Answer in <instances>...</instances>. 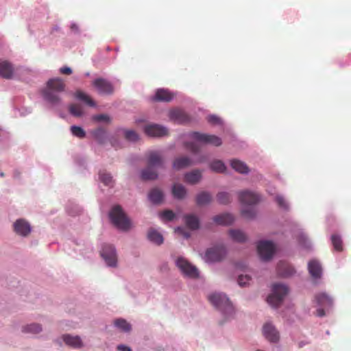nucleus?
I'll return each instance as SVG.
<instances>
[{
	"mask_svg": "<svg viewBox=\"0 0 351 351\" xmlns=\"http://www.w3.org/2000/svg\"><path fill=\"white\" fill-rule=\"evenodd\" d=\"M65 87L66 84L62 79L51 78L47 81V87L43 90V96L51 104H58L61 101L58 93L64 92Z\"/></svg>",
	"mask_w": 351,
	"mask_h": 351,
	"instance_id": "f257e3e1",
	"label": "nucleus"
},
{
	"mask_svg": "<svg viewBox=\"0 0 351 351\" xmlns=\"http://www.w3.org/2000/svg\"><path fill=\"white\" fill-rule=\"evenodd\" d=\"M148 167L142 171L141 178L143 180H153L158 178V173L153 167H164V158L158 151H151L147 154Z\"/></svg>",
	"mask_w": 351,
	"mask_h": 351,
	"instance_id": "f03ea898",
	"label": "nucleus"
},
{
	"mask_svg": "<svg viewBox=\"0 0 351 351\" xmlns=\"http://www.w3.org/2000/svg\"><path fill=\"white\" fill-rule=\"evenodd\" d=\"M109 215L112 223L119 229L128 230L131 228L130 220L127 217L120 206H114Z\"/></svg>",
	"mask_w": 351,
	"mask_h": 351,
	"instance_id": "7ed1b4c3",
	"label": "nucleus"
},
{
	"mask_svg": "<svg viewBox=\"0 0 351 351\" xmlns=\"http://www.w3.org/2000/svg\"><path fill=\"white\" fill-rule=\"evenodd\" d=\"M212 304L221 311L225 315H231L234 313V307L229 299L222 293H213L208 296Z\"/></svg>",
	"mask_w": 351,
	"mask_h": 351,
	"instance_id": "20e7f679",
	"label": "nucleus"
},
{
	"mask_svg": "<svg viewBox=\"0 0 351 351\" xmlns=\"http://www.w3.org/2000/svg\"><path fill=\"white\" fill-rule=\"evenodd\" d=\"M289 292L288 287L283 284L276 283L272 286V293L267 297V302L273 307L279 306Z\"/></svg>",
	"mask_w": 351,
	"mask_h": 351,
	"instance_id": "39448f33",
	"label": "nucleus"
},
{
	"mask_svg": "<svg viewBox=\"0 0 351 351\" xmlns=\"http://www.w3.org/2000/svg\"><path fill=\"white\" fill-rule=\"evenodd\" d=\"M226 254V250L223 245H218L209 248L205 254L206 262L213 263L221 261Z\"/></svg>",
	"mask_w": 351,
	"mask_h": 351,
	"instance_id": "423d86ee",
	"label": "nucleus"
},
{
	"mask_svg": "<svg viewBox=\"0 0 351 351\" xmlns=\"http://www.w3.org/2000/svg\"><path fill=\"white\" fill-rule=\"evenodd\" d=\"M191 136L193 139L202 144L220 146L222 143L221 139L215 135L202 134L195 132H193Z\"/></svg>",
	"mask_w": 351,
	"mask_h": 351,
	"instance_id": "0eeeda50",
	"label": "nucleus"
},
{
	"mask_svg": "<svg viewBox=\"0 0 351 351\" xmlns=\"http://www.w3.org/2000/svg\"><path fill=\"white\" fill-rule=\"evenodd\" d=\"M257 250L263 260L268 261L274 254L275 245L271 241H261L258 243Z\"/></svg>",
	"mask_w": 351,
	"mask_h": 351,
	"instance_id": "6e6552de",
	"label": "nucleus"
},
{
	"mask_svg": "<svg viewBox=\"0 0 351 351\" xmlns=\"http://www.w3.org/2000/svg\"><path fill=\"white\" fill-rule=\"evenodd\" d=\"M176 265L184 275L190 278H197L199 275L197 268L184 258H178Z\"/></svg>",
	"mask_w": 351,
	"mask_h": 351,
	"instance_id": "1a4fd4ad",
	"label": "nucleus"
},
{
	"mask_svg": "<svg viewBox=\"0 0 351 351\" xmlns=\"http://www.w3.org/2000/svg\"><path fill=\"white\" fill-rule=\"evenodd\" d=\"M176 265L184 275L190 278H197L199 275L197 268L184 258H178Z\"/></svg>",
	"mask_w": 351,
	"mask_h": 351,
	"instance_id": "9d476101",
	"label": "nucleus"
},
{
	"mask_svg": "<svg viewBox=\"0 0 351 351\" xmlns=\"http://www.w3.org/2000/svg\"><path fill=\"white\" fill-rule=\"evenodd\" d=\"M101 255L108 266L115 267L117 265V254L114 247L112 245H104Z\"/></svg>",
	"mask_w": 351,
	"mask_h": 351,
	"instance_id": "9b49d317",
	"label": "nucleus"
},
{
	"mask_svg": "<svg viewBox=\"0 0 351 351\" xmlns=\"http://www.w3.org/2000/svg\"><path fill=\"white\" fill-rule=\"evenodd\" d=\"M145 133L152 137H162L168 135V130L158 124H149L144 128Z\"/></svg>",
	"mask_w": 351,
	"mask_h": 351,
	"instance_id": "f8f14e48",
	"label": "nucleus"
},
{
	"mask_svg": "<svg viewBox=\"0 0 351 351\" xmlns=\"http://www.w3.org/2000/svg\"><path fill=\"white\" fill-rule=\"evenodd\" d=\"M14 231L21 237H27L32 230L29 223L24 219H17L13 224Z\"/></svg>",
	"mask_w": 351,
	"mask_h": 351,
	"instance_id": "ddd939ff",
	"label": "nucleus"
},
{
	"mask_svg": "<svg viewBox=\"0 0 351 351\" xmlns=\"http://www.w3.org/2000/svg\"><path fill=\"white\" fill-rule=\"evenodd\" d=\"M169 119L178 123H187L191 121V117L182 109H172L169 112Z\"/></svg>",
	"mask_w": 351,
	"mask_h": 351,
	"instance_id": "4468645a",
	"label": "nucleus"
},
{
	"mask_svg": "<svg viewBox=\"0 0 351 351\" xmlns=\"http://www.w3.org/2000/svg\"><path fill=\"white\" fill-rule=\"evenodd\" d=\"M239 201L243 204L253 205L258 203L261 198L258 194L250 191H243L239 193Z\"/></svg>",
	"mask_w": 351,
	"mask_h": 351,
	"instance_id": "2eb2a0df",
	"label": "nucleus"
},
{
	"mask_svg": "<svg viewBox=\"0 0 351 351\" xmlns=\"http://www.w3.org/2000/svg\"><path fill=\"white\" fill-rule=\"evenodd\" d=\"M93 86L100 94L110 95L114 91L112 84L103 78H97L93 82Z\"/></svg>",
	"mask_w": 351,
	"mask_h": 351,
	"instance_id": "dca6fc26",
	"label": "nucleus"
},
{
	"mask_svg": "<svg viewBox=\"0 0 351 351\" xmlns=\"http://www.w3.org/2000/svg\"><path fill=\"white\" fill-rule=\"evenodd\" d=\"M308 270L314 279L320 278L322 274V268L320 263L316 260H311L308 264Z\"/></svg>",
	"mask_w": 351,
	"mask_h": 351,
	"instance_id": "f3484780",
	"label": "nucleus"
},
{
	"mask_svg": "<svg viewBox=\"0 0 351 351\" xmlns=\"http://www.w3.org/2000/svg\"><path fill=\"white\" fill-rule=\"evenodd\" d=\"M263 335L271 342H276L279 339L278 332L270 324H266L263 326Z\"/></svg>",
	"mask_w": 351,
	"mask_h": 351,
	"instance_id": "a211bd4d",
	"label": "nucleus"
},
{
	"mask_svg": "<svg viewBox=\"0 0 351 351\" xmlns=\"http://www.w3.org/2000/svg\"><path fill=\"white\" fill-rule=\"evenodd\" d=\"M13 73L12 64L7 60H0V76L5 79H11Z\"/></svg>",
	"mask_w": 351,
	"mask_h": 351,
	"instance_id": "6ab92c4d",
	"label": "nucleus"
},
{
	"mask_svg": "<svg viewBox=\"0 0 351 351\" xmlns=\"http://www.w3.org/2000/svg\"><path fill=\"white\" fill-rule=\"evenodd\" d=\"M173 98V94L169 90L164 88L158 89L153 98L156 101L169 102Z\"/></svg>",
	"mask_w": 351,
	"mask_h": 351,
	"instance_id": "aec40b11",
	"label": "nucleus"
},
{
	"mask_svg": "<svg viewBox=\"0 0 351 351\" xmlns=\"http://www.w3.org/2000/svg\"><path fill=\"white\" fill-rule=\"evenodd\" d=\"M315 300L318 305L324 307H331L333 303L332 298L325 292L316 294Z\"/></svg>",
	"mask_w": 351,
	"mask_h": 351,
	"instance_id": "412c9836",
	"label": "nucleus"
},
{
	"mask_svg": "<svg viewBox=\"0 0 351 351\" xmlns=\"http://www.w3.org/2000/svg\"><path fill=\"white\" fill-rule=\"evenodd\" d=\"M278 274L282 277H289L295 273L293 267L285 262H280L277 266Z\"/></svg>",
	"mask_w": 351,
	"mask_h": 351,
	"instance_id": "4be33fe9",
	"label": "nucleus"
},
{
	"mask_svg": "<svg viewBox=\"0 0 351 351\" xmlns=\"http://www.w3.org/2000/svg\"><path fill=\"white\" fill-rule=\"evenodd\" d=\"M193 164V162L187 156H180L176 158L173 163V167L176 170H180L186 168Z\"/></svg>",
	"mask_w": 351,
	"mask_h": 351,
	"instance_id": "5701e85b",
	"label": "nucleus"
},
{
	"mask_svg": "<svg viewBox=\"0 0 351 351\" xmlns=\"http://www.w3.org/2000/svg\"><path fill=\"white\" fill-rule=\"evenodd\" d=\"M234 220V217L229 213L216 215L213 217V221L218 225L228 226L232 223Z\"/></svg>",
	"mask_w": 351,
	"mask_h": 351,
	"instance_id": "b1692460",
	"label": "nucleus"
},
{
	"mask_svg": "<svg viewBox=\"0 0 351 351\" xmlns=\"http://www.w3.org/2000/svg\"><path fill=\"white\" fill-rule=\"evenodd\" d=\"M184 223L186 227L191 230H197L199 227V221L197 217L194 215H186L184 217Z\"/></svg>",
	"mask_w": 351,
	"mask_h": 351,
	"instance_id": "393cba45",
	"label": "nucleus"
},
{
	"mask_svg": "<svg viewBox=\"0 0 351 351\" xmlns=\"http://www.w3.org/2000/svg\"><path fill=\"white\" fill-rule=\"evenodd\" d=\"M202 178V172L195 169L191 172L186 173L184 176L185 182L191 184H195L197 183Z\"/></svg>",
	"mask_w": 351,
	"mask_h": 351,
	"instance_id": "a878e982",
	"label": "nucleus"
},
{
	"mask_svg": "<svg viewBox=\"0 0 351 351\" xmlns=\"http://www.w3.org/2000/svg\"><path fill=\"white\" fill-rule=\"evenodd\" d=\"M62 339L66 345L75 348H80L82 346V341L78 336L73 337L69 335H64L62 336Z\"/></svg>",
	"mask_w": 351,
	"mask_h": 351,
	"instance_id": "bb28decb",
	"label": "nucleus"
},
{
	"mask_svg": "<svg viewBox=\"0 0 351 351\" xmlns=\"http://www.w3.org/2000/svg\"><path fill=\"white\" fill-rule=\"evenodd\" d=\"M230 165L232 169L240 173H247L249 171L247 166L239 160H232Z\"/></svg>",
	"mask_w": 351,
	"mask_h": 351,
	"instance_id": "cd10ccee",
	"label": "nucleus"
},
{
	"mask_svg": "<svg viewBox=\"0 0 351 351\" xmlns=\"http://www.w3.org/2000/svg\"><path fill=\"white\" fill-rule=\"evenodd\" d=\"M91 134L100 144L104 143L106 139V130L103 128H98L91 131Z\"/></svg>",
	"mask_w": 351,
	"mask_h": 351,
	"instance_id": "c85d7f7f",
	"label": "nucleus"
},
{
	"mask_svg": "<svg viewBox=\"0 0 351 351\" xmlns=\"http://www.w3.org/2000/svg\"><path fill=\"white\" fill-rule=\"evenodd\" d=\"M149 199L154 204H160L162 201L163 193L158 189H153L149 193Z\"/></svg>",
	"mask_w": 351,
	"mask_h": 351,
	"instance_id": "c756f323",
	"label": "nucleus"
},
{
	"mask_svg": "<svg viewBox=\"0 0 351 351\" xmlns=\"http://www.w3.org/2000/svg\"><path fill=\"white\" fill-rule=\"evenodd\" d=\"M172 193L175 198L183 199L186 194V190L183 185L175 184L172 188Z\"/></svg>",
	"mask_w": 351,
	"mask_h": 351,
	"instance_id": "7c9ffc66",
	"label": "nucleus"
},
{
	"mask_svg": "<svg viewBox=\"0 0 351 351\" xmlns=\"http://www.w3.org/2000/svg\"><path fill=\"white\" fill-rule=\"evenodd\" d=\"M212 200L211 195L208 192H201L197 195L196 202L199 206L206 205L210 203Z\"/></svg>",
	"mask_w": 351,
	"mask_h": 351,
	"instance_id": "2f4dec72",
	"label": "nucleus"
},
{
	"mask_svg": "<svg viewBox=\"0 0 351 351\" xmlns=\"http://www.w3.org/2000/svg\"><path fill=\"white\" fill-rule=\"evenodd\" d=\"M147 237L150 241L155 243L156 244L160 245L163 243L162 236L154 229H150L149 230Z\"/></svg>",
	"mask_w": 351,
	"mask_h": 351,
	"instance_id": "473e14b6",
	"label": "nucleus"
},
{
	"mask_svg": "<svg viewBox=\"0 0 351 351\" xmlns=\"http://www.w3.org/2000/svg\"><path fill=\"white\" fill-rule=\"evenodd\" d=\"M75 96L77 99L83 101L85 102L87 105L91 107L95 106V103L94 101L86 94H85L84 92L81 90H77L75 93Z\"/></svg>",
	"mask_w": 351,
	"mask_h": 351,
	"instance_id": "72a5a7b5",
	"label": "nucleus"
},
{
	"mask_svg": "<svg viewBox=\"0 0 351 351\" xmlns=\"http://www.w3.org/2000/svg\"><path fill=\"white\" fill-rule=\"evenodd\" d=\"M114 323L115 326L123 332H128L132 329L131 324L124 319H117Z\"/></svg>",
	"mask_w": 351,
	"mask_h": 351,
	"instance_id": "f704fd0d",
	"label": "nucleus"
},
{
	"mask_svg": "<svg viewBox=\"0 0 351 351\" xmlns=\"http://www.w3.org/2000/svg\"><path fill=\"white\" fill-rule=\"evenodd\" d=\"M229 234L234 241L237 242L241 243L246 240L245 234L239 230H231L229 232Z\"/></svg>",
	"mask_w": 351,
	"mask_h": 351,
	"instance_id": "c9c22d12",
	"label": "nucleus"
},
{
	"mask_svg": "<svg viewBox=\"0 0 351 351\" xmlns=\"http://www.w3.org/2000/svg\"><path fill=\"white\" fill-rule=\"evenodd\" d=\"M210 169L217 173H223L226 171V166L224 163L219 160H214L210 164Z\"/></svg>",
	"mask_w": 351,
	"mask_h": 351,
	"instance_id": "e433bc0d",
	"label": "nucleus"
},
{
	"mask_svg": "<svg viewBox=\"0 0 351 351\" xmlns=\"http://www.w3.org/2000/svg\"><path fill=\"white\" fill-rule=\"evenodd\" d=\"M331 241L334 249L336 251L341 252L343 250V242L341 238L337 234L331 236Z\"/></svg>",
	"mask_w": 351,
	"mask_h": 351,
	"instance_id": "4c0bfd02",
	"label": "nucleus"
},
{
	"mask_svg": "<svg viewBox=\"0 0 351 351\" xmlns=\"http://www.w3.org/2000/svg\"><path fill=\"white\" fill-rule=\"evenodd\" d=\"M69 112L74 117H79L83 114V110L80 105L73 104L69 106Z\"/></svg>",
	"mask_w": 351,
	"mask_h": 351,
	"instance_id": "58836bf2",
	"label": "nucleus"
},
{
	"mask_svg": "<svg viewBox=\"0 0 351 351\" xmlns=\"http://www.w3.org/2000/svg\"><path fill=\"white\" fill-rule=\"evenodd\" d=\"M42 330L41 326L37 324L27 325L23 328L24 332H32L34 334L38 333Z\"/></svg>",
	"mask_w": 351,
	"mask_h": 351,
	"instance_id": "ea45409f",
	"label": "nucleus"
},
{
	"mask_svg": "<svg viewBox=\"0 0 351 351\" xmlns=\"http://www.w3.org/2000/svg\"><path fill=\"white\" fill-rule=\"evenodd\" d=\"M217 199L219 204H227L230 202V195L226 192H220L217 195Z\"/></svg>",
	"mask_w": 351,
	"mask_h": 351,
	"instance_id": "a19ab883",
	"label": "nucleus"
},
{
	"mask_svg": "<svg viewBox=\"0 0 351 351\" xmlns=\"http://www.w3.org/2000/svg\"><path fill=\"white\" fill-rule=\"evenodd\" d=\"M99 179L101 182H103L105 185L111 186H112L113 180L112 176L106 172H100L99 173Z\"/></svg>",
	"mask_w": 351,
	"mask_h": 351,
	"instance_id": "79ce46f5",
	"label": "nucleus"
},
{
	"mask_svg": "<svg viewBox=\"0 0 351 351\" xmlns=\"http://www.w3.org/2000/svg\"><path fill=\"white\" fill-rule=\"evenodd\" d=\"M71 133L74 136H75L78 138H84L86 136L85 131L81 127H79V126H76V125L71 126Z\"/></svg>",
	"mask_w": 351,
	"mask_h": 351,
	"instance_id": "37998d69",
	"label": "nucleus"
},
{
	"mask_svg": "<svg viewBox=\"0 0 351 351\" xmlns=\"http://www.w3.org/2000/svg\"><path fill=\"white\" fill-rule=\"evenodd\" d=\"M125 137L127 140L132 142H135L138 140V135L133 130L125 131Z\"/></svg>",
	"mask_w": 351,
	"mask_h": 351,
	"instance_id": "c03bdc74",
	"label": "nucleus"
},
{
	"mask_svg": "<svg viewBox=\"0 0 351 351\" xmlns=\"http://www.w3.org/2000/svg\"><path fill=\"white\" fill-rule=\"evenodd\" d=\"M276 203L278 206L282 209L287 210L289 208V206L285 198L281 195H277L275 198Z\"/></svg>",
	"mask_w": 351,
	"mask_h": 351,
	"instance_id": "a18cd8bd",
	"label": "nucleus"
},
{
	"mask_svg": "<svg viewBox=\"0 0 351 351\" xmlns=\"http://www.w3.org/2000/svg\"><path fill=\"white\" fill-rule=\"evenodd\" d=\"M186 147L193 154H196L200 150L199 146L196 143L193 142L186 143Z\"/></svg>",
	"mask_w": 351,
	"mask_h": 351,
	"instance_id": "49530a36",
	"label": "nucleus"
},
{
	"mask_svg": "<svg viewBox=\"0 0 351 351\" xmlns=\"http://www.w3.org/2000/svg\"><path fill=\"white\" fill-rule=\"evenodd\" d=\"M93 119L97 122L105 121L108 123L110 121V117L104 114L95 115L93 117Z\"/></svg>",
	"mask_w": 351,
	"mask_h": 351,
	"instance_id": "de8ad7c7",
	"label": "nucleus"
},
{
	"mask_svg": "<svg viewBox=\"0 0 351 351\" xmlns=\"http://www.w3.org/2000/svg\"><path fill=\"white\" fill-rule=\"evenodd\" d=\"M161 217L168 221H171L175 217V214L172 210H166L161 213Z\"/></svg>",
	"mask_w": 351,
	"mask_h": 351,
	"instance_id": "09e8293b",
	"label": "nucleus"
},
{
	"mask_svg": "<svg viewBox=\"0 0 351 351\" xmlns=\"http://www.w3.org/2000/svg\"><path fill=\"white\" fill-rule=\"evenodd\" d=\"M251 280V278L247 276L240 275L238 278V283L240 286L243 287L247 284Z\"/></svg>",
	"mask_w": 351,
	"mask_h": 351,
	"instance_id": "8fccbe9b",
	"label": "nucleus"
},
{
	"mask_svg": "<svg viewBox=\"0 0 351 351\" xmlns=\"http://www.w3.org/2000/svg\"><path fill=\"white\" fill-rule=\"evenodd\" d=\"M242 215L247 219H252L255 216V213L253 209H243L241 211Z\"/></svg>",
	"mask_w": 351,
	"mask_h": 351,
	"instance_id": "3c124183",
	"label": "nucleus"
},
{
	"mask_svg": "<svg viewBox=\"0 0 351 351\" xmlns=\"http://www.w3.org/2000/svg\"><path fill=\"white\" fill-rule=\"evenodd\" d=\"M175 232H177L179 234L182 235L184 238L188 239L190 237L191 234L190 233L186 231L184 228L182 227H178Z\"/></svg>",
	"mask_w": 351,
	"mask_h": 351,
	"instance_id": "603ef678",
	"label": "nucleus"
},
{
	"mask_svg": "<svg viewBox=\"0 0 351 351\" xmlns=\"http://www.w3.org/2000/svg\"><path fill=\"white\" fill-rule=\"evenodd\" d=\"M207 120L209 123L213 124H219L220 123L219 118L215 115L208 116Z\"/></svg>",
	"mask_w": 351,
	"mask_h": 351,
	"instance_id": "864d4df0",
	"label": "nucleus"
},
{
	"mask_svg": "<svg viewBox=\"0 0 351 351\" xmlns=\"http://www.w3.org/2000/svg\"><path fill=\"white\" fill-rule=\"evenodd\" d=\"M60 73L63 75H71L72 70L68 66H64L60 69Z\"/></svg>",
	"mask_w": 351,
	"mask_h": 351,
	"instance_id": "5fc2aeb1",
	"label": "nucleus"
},
{
	"mask_svg": "<svg viewBox=\"0 0 351 351\" xmlns=\"http://www.w3.org/2000/svg\"><path fill=\"white\" fill-rule=\"evenodd\" d=\"M300 243L305 247H308V245H307V239L304 236L301 235L299 239Z\"/></svg>",
	"mask_w": 351,
	"mask_h": 351,
	"instance_id": "6e6d98bb",
	"label": "nucleus"
},
{
	"mask_svg": "<svg viewBox=\"0 0 351 351\" xmlns=\"http://www.w3.org/2000/svg\"><path fill=\"white\" fill-rule=\"evenodd\" d=\"M117 350L119 351H132L130 348H129L126 346H124V345H119L117 346Z\"/></svg>",
	"mask_w": 351,
	"mask_h": 351,
	"instance_id": "4d7b16f0",
	"label": "nucleus"
},
{
	"mask_svg": "<svg viewBox=\"0 0 351 351\" xmlns=\"http://www.w3.org/2000/svg\"><path fill=\"white\" fill-rule=\"evenodd\" d=\"M317 315L319 317H324L325 315V311L323 308H319L317 310Z\"/></svg>",
	"mask_w": 351,
	"mask_h": 351,
	"instance_id": "13d9d810",
	"label": "nucleus"
},
{
	"mask_svg": "<svg viewBox=\"0 0 351 351\" xmlns=\"http://www.w3.org/2000/svg\"><path fill=\"white\" fill-rule=\"evenodd\" d=\"M0 176H1V177H3V176H4L3 173H0Z\"/></svg>",
	"mask_w": 351,
	"mask_h": 351,
	"instance_id": "bf43d9fd",
	"label": "nucleus"
}]
</instances>
